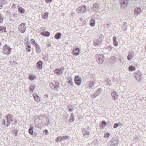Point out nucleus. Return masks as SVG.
Wrapping results in <instances>:
<instances>
[{
    "instance_id": "obj_1",
    "label": "nucleus",
    "mask_w": 146,
    "mask_h": 146,
    "mask_svg": "<svg viewBox=\"0 0 146 146\" xmlns=\"http://www.w3.org/2000/svg\"><path fill=\"white\" fill-rule=\"evenodd\" d=\"M13 116L11 114L7 115L4 117L2 121V124L7 127L13 121Z\"/></svg>"
},
{
    "instance_id": "obj_2",
    "label": "nucleus",
    "mask_w": 146,
    "mask_h": 146,
    "mask_svg": "<svg viewBox=\"0 0 146 146\" xmlns=\"http://www.w3.org/2000/svg\"><path fill=\"white\" fill-rule=\"evenodd\" d=\"M13 116L11 114L7 115L4 117L2 121V124L7 127L13 121Z\"/></svg>"
},
{
    "instance_id": "obj_3",
    "label": "nucleus",
    "mask_w": 146,
    "mask_h": 146,
    "mask_svg": "<svg viewBox=\"0 0 146 146\" xmlns=\"http://www.w3.org/2000/svg\"><path fill=\"white\" fill-rule=\"evenodd\" d=\"M89 10L88 7L86 6H84L82 7H79L77 8L76 10L77 12L79 13H83L86 11Z\"/></svg>"
},
{
    "instance_id": "obj_4",
    "label": "nucleus",
    "mask_w": 146,
    "mask_h": 146,
    "mask_svg": "<svg viewBox=\"0 0 146 146\" xmlns=\"http://www.w3.org/2000/svg\"><path fill=\"white\" fill-rule=\"evenodd\" d=\"M96 58L98 63L99 64H102L104 60V56L102 54H97Z\"/></svg>"
},
{
    "instance_id": "obj_5",
    "label": "nucleus",
    "mask_w": 146,
    "mask_h": 146,
    "mask_svg": "<svg viewBox=\"0 0 146 146\" xmlns=\"http://www.w3.org/2000/svg\"><path fill=\"white\" fill-rule=\"evenodd\" d=\"M134 76L136 80L139 82L141 81L142 79V75L140 72H136L134 74Z\"/></svg>"
},
{
    "instance_id": "obj_6",
    "label": "nucleus",
    "mask_w": 146,
    "mask_h": 146,
    "mask_svg": "<svg viewBox=\"0 0 146 146\" xmlns=\"http://www.w3.org/2000/svg\"><path fill=\"white\" fill-rule=\"evenodd\" d=\"M3 50L4 53L8 54L10 53L11 49L7 45H5L4 46Z\"/></svg>"
},
{
    "instance_id": "obj_7",
    "label": "nucleus",
    "mask_w": 146,
    "mask_h": 146,
    "mask_svg": "<svg viewBox=\"0 0 146 146\" xmlns=\"http://www.w3.org/2000/svg\"><path fill=\"white\" fill-rule=\"evenodd\" d=\"M25 25L24 23H22L20 24L19 26L18 29L20 32L22 33H24L26 30L25 27H24Z\"/></svg>"
},
{
    "instance_id": "obj_8",
    "label": "nucleus",
    "mask_w": 146,
    "mask_h": 146,
    "mask_svg": "<svg viewBox=\"0 0 146 146\" xmlns=\"http://www.w3.org/2000/svg\"><path fill=\"white\" fill-rule=\"evenodd\" d=\"M118 143V140L115 138H113L110 142V146H117Z\"/></svg>"
},
{
    "instance_id": "obj_9",
    "label": "nucleus",
    "mask_w": 146,
    "mask_h": 146,
    "mask_svg": "<svg viewBox=\"0 0 146 146\" xmlns=\"http://www.w3.org/2000/svg\"><path fill=\"white\" fill-rule=\"evenodd\" d=\"M128 0H120V3L122 8H124L128 5Z\"/></svg>"
},
{
    "instance_id": "obj_10",
    "label": "nucleus",
    "mask_w": 146,
    "mask_h": 146,
    "mask_svg": "<svg viewBox=\"0 0 146 146\" xmlns=\"http://www.w3.org/2000/svg\"><path fill=\"white\" fill-rule=\"evenodd\" d=\"M80 79V78L78 76H76L74 80L75 82L78 85L80 86L81 84V81Z\"/></svg>"
},
{
    "instance_id": "obj_11",
    "label": "nucleus",
    "mask_w": 146,
    "mask_h": 146,
    "mask_svg": "<svg viewBox=\"0 0 146 146\" xmlns=\"http://www.w3.org/2000/svg\"><path fill=\"white\" fill-rule=\"evenodd\" d=\"M135 56V54L133 52H130L127 56V59L129 61H131Z\"/></svg>"
},
{
    "instance_id": "obj_12",
    "label": "nucleus",
    "mask_w": 146,
    "mask_h": 146,
    "mask_svg": "<svg viewBox=\"0 0 146 146\" xmlns=\"http://www.w3.org/2000/svg\"><path fill=\"white\" fill-rule=\"evenodd\" d=\"M80 49L78 48H74L73 51V54L76 56H78L79 54Z\"/></svg>"
},
{
    "instance_id": "obj_13",
    "label": "nucleus",
    "mask_w": 146,
    "mask_h": 146,
    "mask_svg": "<svg viewBox=\"0 0 146 146\" xmlns=\"http://www.w3.org/2000/svg\"><path fill=\"white\" fill-rule=\"evenodd\" d=\"M112 96L114 100H115L117 99L118 96V93L115 91H114L111 93Z\"/></svg>"
},
{
    "instance_id": "obj_14",
    "label": "nucleus",
    "mask_w": 146,
    "mask_h": 146,
    "mask_svg": "<svg viewBox=\"0 0 146 146\" xmlns=\"http://www.w3.org/2000/svg\"><path fill=\"white\" fill-rule=\"evenodd\" d=\"M101 90L100 88L99 89L96 91V92L92 95V97L94 98H95L96 97L98 96L100 94Z\"/></svg>"
},
{
    "instance_id": "obj_15",
    "label": "nucleus",
    "mask_w": 146,
    "mask_h": 146,
    "mask_svg": "<svg viewBox=\"0 0 146 146\" xmlns=\"http://www.w3.org/2000/svg\"><path fill=\"white\" fill-rule=\"evenodd\" d=\"M40 34L43 36L46 37L49 36L50 35V33L48 31H43L40 33Z\"/></svg>"
},
{
    "instance_id": "obj_16",
    "label": "nucleus",
    "mask_w": 146,
    "mask_h": 146,
    "mask_svg": "<svg viewBox=\"0 0 146 146\" xmlns=\"http://www.w3.org/2000/svg\"><path fill=\"white\" fill-rule=\"evenodd\" d=\"M54 72L55 73L58 75L61 74L63 73L62 70L60 68L55 69Z\"/></svg>"
},
{
    "instance_id": "obj_17",
    "label": "nucleus",
    "mask_w": 146,
    "mask_h": 146,
    "mask_svg": "<svg viewBox=\"0 0 146 146\" xmlns=\"http://www.w3.org/2000/svg\"><path fill=\"white\" fill-rule=\"evenodd\" d=\"M100 7L98 4L95 3L93 5V9L95 11L99 10Z\"/></svg>"
},
{
    "instance_id": "obj_18",
    "label": "nucleus",
    "mask_w": 146,
    "mask_h": 146,
    "mask_svg": "<svg viewBox=\"0 0 146 146\" xmlns=\"http://www.w3.org/2000/svg\"><path fill=\"white\" fill-rule=\"evenodd\" d=\"M102 40H101L98 39H96L94 41V42L95 45L97 46L99 45L100 43L102 42Z\"/></svg>"
},
{
    "instance_id": "obj_19",
    "label": "nucleus",
    "mask_w": 146,
    "mask_h": 146,
    "mask_svg": "<svg viewBox=\"0 0 146 146\" xmlns=\"http://www.w3.org/2000/svg\"><path fill=\"white\" fill-rule=\"evenodd\" d=\"M141 12V8H137L134 11L135 14L136 15H138Z\"/></svg>"
},
{
    "instance_id": "obj_20",
    "label": "nucleus",
    "mask_w": 146,
    "mask_h": 146,
    "mask_svg": "<svg viewBox=\"0 0 146 146\" xmlns=\"http://www.w3.org/2000/svg\"><path fill=\"white\" fill-rule=\"evenodd\" d=\"M37 66L40 69L42 68V62L41 61H38L37 63Z\"/></svg>"
},
{
    "instance_id": "obj_21",
    "label": "nucleus",
    "mask_w": 146,
    "mask_h": 146,
    "mask_svg": "<svg viewBox=\"0 0 146 146\" xmlns=\"http://www.w3.org/2000/svg\"><path fill=\"white\" fill-rule=\"evenodd\" d=\"M26 49L28 52H29L31 51V48L30 44H29L28 43L27 44L26 46Z\"/></svg>"
},
{
    "instance_id": "obj_22",
    "label": "nucleus",
    "mask_w": 146,
    "mask_h": 146,
    "mask_svg": "<svg viewBox=\"0 0 146 146\" xmlns=\"http://www.w3.org/2000/svg\"><path fill=\"white\" fill-rule=\"evenodd\" d=\"M113 44L115 46L118 45V42L117 40V38L116 37H113Z\"/></svg>"
},
{
    "instance_id": "obj_23",
    "label": "nucleus",
    "mask_w": 146,
    "mask_h": 146,
    "mask_svg": "<svg viewBox=\"0 0 146 146\" xmlns=\"http://www.w3.org/2000/svg\"><path fill=\"white\" fill-rule=\"evenodd\" d=\"M90 23L91 26L93 27L94 26L95 23V20L93 19H91L90 22Z\"/></svg>"
},
{
    "instance_id": "obj_24",
    "label": "nucleus",
    "mask_w": 146,
    "mask_h": 146,
    "mask_svg": "<svg viewBox=\"0 0 146 146\" xmlns=\"http://www.w3.org/2000/svg\"><path fill=\"white\" fill-rule=\"evenodd\" d=\"M61 35L62 34L61 33H58L55 35L54 37L56 39H58L61 38Z\"/></svg>"
},
{
    "instance_id": "obj_25",
    "label": "nucleus",
    "mask_w": 146,
    "mask_h": 146,
    "mask_svg": "<svg viewBox=\"0 0 146 146\" xmlns=\"http://www.w3.org/2000/svg\"><path fill=\"white\" fill-rule=\"evenodd\" d=\"M50 86L51 88L53 89L57 90L58 88V87L57 86H56L53 83H51L50 84Z\"/></svg>"
},
{
    "instance_id": "obj_26",
    "label": "nucleus",
    "mask_w": 146,
    "mask_h": 146,
    "mask_svg": "<svg viewBox=\"0 0 146 146\" xmlns=\"http://www.w3.org/2000/svg\"><path fill=\"white\" fill-rule=\"evenodd\" d=\"M106 124V122L104 121H103L100 125V126L101 127L103 128Z\"/></svg>"
},
{
    "instance_id": "obj_27",
    "label": "nucleus",
    "mask_w": 146,
    "mask_h": 146,
    "mask_svg": "<svg viewBox=\"0 0 146 146\" xmlns=\"http://www.w3.org/2000/svg\"><path fill=\"white\" fill-rule=\"evenodd\" d=\"M36 47V52L37 53H39L41 52V49L40 48L38 44H36V46H35Z\"/></svg>"
},
{
    "instance_id": "obj_28",
    "label": "nucleus",
    "mask_w": 146,
    "mask_h": 146,
    "mask_svg": "<svg viewBox=\"0 0 146 146\" xmlns=\"http://www.w3.org/2000/svg\"><path fill=\"white\" fill-rule=\"evenodd\" d=\"M74 116L73 115V113H72L70 116V119L69 120V121L70 122H72L74 120Z\"/></svg>"
},
{
    "instance_id": "obj_29",
    "label": "nucleus",
    "mask_w": 146,
    "mask_h": 146,
    "mask_svg": "<svg viewBox=\"0 0 146 146\" xmlns=\"http://www.w3.org/2000/svg\"><path fill=\"white\" fill-rule=\"evenodd\" d=\"M95 83L94 82H90L89 85L88 86L90 88H92L93 87H94V85L95 84Z\"/></svg>"
},
{
    "instance_id": "obj_30",
    "label": "nucleus",
    "mask_w": 146,
    "mask_h": 146,
    "mask_svg": "<svg viewBox=\"0 0 146 146\" xmlns=\"http://www.w3.org/2000/svg\"><path fill=\"white\" fill-rule=\"evenodd\" d=\"M28 132L30 135H33V127L31 126L29 129Z\"/></svg>"
},
{
    "instance_id": "obj_31",
    "label": "nucleus",
    "mask_w": 146,
    "mask_h": 146,
    "mask_svg": "<svg viewBox=\"0 0 146 146\" xmlns=\"http://www.w3.org/2000/svg\"><path fill=\"white\" fill-rule=\"evenodd\" d=\"M6 27H5L1 26L0 27V32H6L5 31Z\"/></svg>"
},
{
    "instance_id": "obj_32",
    "label": "nucleus",
    "mask_w": 146,
    "mask_h": 146,
    "mask_svg": "<svg viewBox=\"0 0 146 146\" xmlns=\"http://www.w3.org/2000/svg\"><path fill=\"white\" fill-rule=\"evenodd\" d=\"M48 13L47 12H45L42 14V16L44 19H47L48 17Z\"/></svg>"
},
{
    "instance_id": "obj_33",
    "label": "nucleus",
    "mask_w": 146,
    "mask_h": 146,
    "mask_svg": "<svg viewBox=\"0 0 146 146\" xmlns=\"http://www.w3.org/2000/svg\"><path fill=\"white\" fill-rule=\"evenodd\" d=\"M128 69L130 71H134L136 70V68L135 67L132 65L130 66H129Z\"/></svg>"
},
{
    "instance_id": "obj_34",
    "label": "nucleus",
    "mask_w": 146,
    "mask_h": 146,
    "mask_svg": "<svg viewBox=\"0 0 146 146\" xmlns=\"http://www.w3.org/2000/svg\"><path fill=\"white\" fill-rule=\"evenodd\" d=\"M35 100L36 102H39L40 100V98L39 96L37 95L34 96Z\"/></svg>"
},
{
    "instance_id": "obj_35",
    "label": "nucleus",
    "mask_w": 146,
    "mask_h": 146,
    "mask_svg": "<svg viewBox=\"0 0 146 146\" xmlns=\"http://www.w3.org/2000/svg\"><path fill=\"white\" fill-rule=\"evenodd\" d=\"M18 10L19 12L21 13H24V11H25V10L23 9L22 7H20L18 9Z\"/></svg>"
},
{
    "instance_id": "obj_36",
    "label": "nucleus",
    "mask_w": 146,
    "mask_h": 146,
    "mask_svg": "<svg viewBox=\"0 0 146 146\" xmlns=\"http://www.w3.org/2000/svg\"><path fill=\"white\" fill-rule=\"evenodd\" d=\"M35 87L34 86H31L30 88V92H32L33 91V90Z\"/></svg>"
},
{
    "instance_id": "obj_37",
    "label": "nucleus",
    "mask_w": 146,
    "mask_h": 146,
    "mask_svg": "<svg viewBox=\"0 0 146 146\" xmlns=\"http://www.w3.org/2000/svg\"><path fill=\"white\" fill-rule=\"evenodd\" d=\"M61 140H62V141L64 140H66L67 139H69V137L68 136H64L62 137H61Z\"/></svg>"
},
{
    "instance_id": "obj_38",
    "label": "nucleus",
    "mask_w": 146,
    "mask_h": 146,
    "mask_svg": "<svg viewBox=\"0 0 146 146\" xmlns=\"http://www.w3.org/2000/svg\"><path fill=\"white\" fill-rule=\"evenodd\" d=\"M31 42L32 44L34 45L35 46H36V44H38L36 42L35 40L32 39L31 40Z\"/></svg>"
},
{
    "instance_id": "obj_39",
    "label": "nucleus",
    "mask_w": 146,
    "mask_h": 146,
    "mask_svg": "<svg viewBox=\"0 0 146 146\" xmlns=\"http://www.w3.org/2000/svg\"><path fill=\"white\" fill-rule=\"evenodd\" d=\"M110 134L108 133H106L105 134L104 137L105 138H107L110 136Z\"/></svg>"
},
{
    "instance_id": "obj_40",
    "label": "nucleus",
    "mask_w": 146,
    "mask_h": 146,
    "mask_svg": "<svg viewBox=\"0 0 146 146\" xmlns=\"http://www.w3.org/2000/svg\"><path fill=\"white\" fill-rule=\"evenodd\" d=\"M34 76L32 75H31L29 76V79L31 80H34Z\"/></svg>"
},
{
    "instance_id": "obj_41",
    "label": "nucleus",
    "mask_w": 146,
    "mask_h": 146,
    "mask_svg": "<svg viewBox=\"0 0 146 146\" xmlns=\"http://www.w3.org/2000/svg\"><path fill=\"white\" fill-rule=\"evenodd\" d=\"M3 20V17L1 16V13H0V23H2Z\"/></svg>"
},
{
    "instance_id": "obj_42",
    "label": "nucleus",
    "mask_w": 146,
    "mask_h": 146,
    "mask_svg": "<svg viewBox=\"0 0 146 146\" xmlns=\"http://www.w3.org/2000/svg\"><path fill=\"white\" fill-rule=\"evenodd\" d=\"M56 141H57L58 142H59L60 141H62L61 137H59L57 138L56 139Z\"/></svg>"
},
{
    "instance_id": "obj_43",
    "label": "nucleus",
    "mask_w": 146,
    "mask_h": 146,
    "mask_svg": "<svg viewBox=\"0 0 146 146\" xmlns=\"http://www.w3.org/2000/svg\"><path fill=\"white\" fill-rule=\"evenodd\" d=\"M119 126V125L118 123H115L113 125V127L114 128H117Z\"/></svg>"
},
{
    "instance_id": "obj_44",
    "label": "nucleus",
    "mask_w": 146,
    "mask_h": 146,
    "mask_svg": "<svg viewBox=\"0 0 146 146\" xmlns=\"http://www.w3.org/2000/svg\"><path fill=\"white\" fill-rule=\"evenodd\" d=\"M43 132L44 133L45 135H47L48 134V131L47 130H44Z\"/></svg>"
},
{
    "instance_id": "obj_45",
    "label": "nucleus",
    "mask_w": 146,
    "mask_h": 146,
    "mask_svg": "<svg viewBox=\"0 0 146 146\" xmlns=\"http://www.w3.org/2000/svg\"><path fill=\"white\" fill-rule=\"evenodd\" d=\"M84 136H85L86 135H89V133L88 131H86L85 132H85H84Z\"/></svg>"
},
{
    "instance_id": "obj_46",
    "label": "nucleus",
    "mask_w": 146,
    "mask_h": 146,
    "mask_svg": "<svg viewBox=\"0 0 146 146\" xmlns=\"http://www.w3.org/2000/svg\"><path fill=\"white\" fill-rule=\"evenodd\" d=\"M55 84L56 85V86H57L58 87V88H59V83L57 81H56L55 82Z\"/></svg>"
},
{
    "instance_id": "obj_47",
    "label": "nucleus",
    "mask_w": 146,
    "mask_h": 146,
    "mask_svg": "<svg viewBox=\"0 0 146 146\" xmlns=\"http://www.w3.org/2000/svg\"><path fill=\"white\" fill-rule=\"evenodd\" d=\"M40 31H42L43 30L44 31H45L46 30V29L45 28L43 27H41L40 28Z\"/></svg>"
},
{
    "instance_id": "obj_48",
    "label": "nucleus",
    "mask_w": 146,
    "mask_h": 146,
    "mask_svg": "<svg viewBox=\"0 0 146 146\" xmlns=\"http://www.w3.org/2000/svg\"><path fill=\"white\" fill-rule=\"evenodd\" d=\"M68 84H70V85H71L72 86H73V83L72 82V81L71 80H69L68 82Z\"/></svg>"
},
{
    "instance_id": "obj_49",
    "label": "nucleus",
    "mask_w": 146,
    "mask_h": 146,
    "mask_svg": "<svg viewBox=\"0 0 146 146\" xmlns=\"http://www.w3.org/2000/svg\"><path fill=\"white\" fill-rule=\"evenodd\" d=\"M123 25L124 27L125 26L127 27V23L125 22L123 24Z\"/></svg>"
},
{
    "instance_id": "obj_50",
    "label": "nucleus",
    "mask_w": 146,
    "mask_h": 146,
    "mask_svg": "<svg viewBox=\"0 0 146 146\" xmlns=\"http://www.w3.org/2000/svg\"><path fill=\"white\" fill-rule=\"evenodd\" d=\"M47 3H49L51 2L52 0H46Z\"/></svg>"
},
{
    "instance_id": "obj_51",
    "label": "nucleus",
    "mask_w": 146,
    "mask_h": 146,
    "mask_svg": "<svg viewBox=\"0 0 146 146\" xmlns=\"http://www.w3.org/2000/svg\"><path fill=\"white\" fill-rule=\"evenodd\" d=\"M111 83V82L110 81H108L107 82V85H110Z\"/></svg>"
},
{
    "instance_id": "obj_52",
    "label": "nucleus",
    "mask_w": 146,
    "mask_h": 146,
    "mask_svg": "<svg viewBox=\"0 0 146 146\" xmlns=\"http://www.w3.org/2000/svg\"><path fill=\"white\" fill-rule=\"evenodd\" d=\"M70 111H71L73 110V109L72 108H69L68 110Z\"/></svg>"
},
{
    "instance_id": "obj_53",
    "label": "nucleus",
    "mask_w": 146,
    "mask_h": 146,
    "mask_svg": "<svg viewBox=\"0 0 146 146\" xmlns=\"http://www.w3.org/2000/svg\"><path fill=\"white\" fill-rule=\"evenodd\" d=\"M51 46V45L50 44H48L47 45V47H50V46Z\"/></svg>"
},
{
    "instance_id": "obj_54",
    "label": "nucleus",
    "mask_w": 146,
    "mask_h": 146,
    "mask_svg": "<svg viewBox=\"0 0 146 146\" xmlns=\"http://www.w3.org/2000/svg\"><path fill=\"white\" fill-rule=\"evenodd\" d=\"M115 58V57H114V56H113L111 57V59H114Z\"/></svg>"
},
{
    "instance_id": "obj_55",
    "label": "nucleus",
    "mask_w": 146,
    "mask_h": 146,
    "mask_svg": "<svg viewBox=\"0 0 146 146\" xmlns=\"http://www.w3.org/2000/svg\"><path fill=\"white\" fill-rule=\"evenodd\" d=\"M3 7L2 5V4H0V9H1V7Z\"/></svg>"
},
{
    "instance_id": "obj_56",
    "label": "nucleus",
    "mask_w": 146,
    "mask_h": 146,
    "mask_svg": "<svg viewBox=\"0 0 146 146\" xmlns=\"http://www.w3.org/2000/svg\"><path fill=\"white\" fill-rule=\"evenodd\" d=\"M44 96H45V97H47L48 96V95L47 94H46L44 95Z\"/></svg>"
},
{
    "instance_id": "obj_57",
    "label": "nucleus",
    "mask_w": 146,
    "mask_h": 146,
    "mask_svg": "<svg viewBox=\"0 0 146 146\" xmlns=\"http://www.w3.org/2000/svg\"><path fill=\"white\" fill-rule=\"evenodd\" d=\"M28 38H26L25 39V41H26L27 40H28Z\"/></svg>"
},
{
    "instance_id": "obj_58",
    "label": "nucleus",
    "mask_w": 146,
    "mask_h": 146,
    "mask_svg": "<svg viewBox=\"0 0 146 146\" xmlns=\"http://www.w3.org/2000/svg\"><path fill=\"white\" fill-rule=\"evenodd\" d=\"M127 29V28H124V29L126 31V29Z\"/></svg>"
},
{
    "instance_id": "obj_59",
    "label": "nucleus",
    "mask_w": 146,
    "mask_h": 146,
    "mask_svg": "<svg viewBox=\"0 0 146 146\" xmlns=\"http://www.w3.org/2000/svg\"><path fill=\"white\" fill-rule=\"evenodd\" d=\"M47 60H48V59H45V60H46V61H47Z\"/></svg>"
},
{
    "instance_id": "obj_60",
    "label": "nucleus",
    "mask_w": 146,
    "mask_h": 146,
    "mask_svg": "<svg viewBox=\"0 0 146 146\" xmlns=\"http://www.w3.org/2000/svg\"><path fill=\"white\" fill-rule=\"evenodd\" d=\"M14 134H15V133H14ZM15 135H16V134H15Z\"/></svg>"
}]
</instances>
